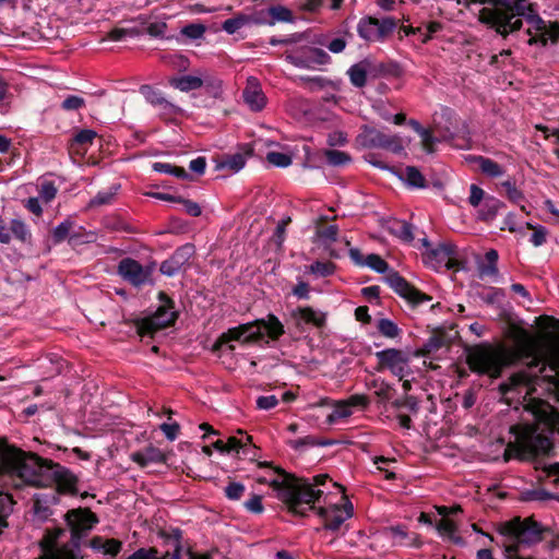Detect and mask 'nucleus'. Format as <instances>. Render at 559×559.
<instances>
[{"mask_svg":"<svg viewBox=\"0 0 559 559\" xmlns=\"http://www.w3.org/2000/svg\"><path fill=\"white\" fill-rule=\"evenodd\" d=\"M377 330L382 336L388 338H395L401 334V329L397 326V324L386 318L378 320Z\"/></svg>","mask_w":559,"mask_h":559,"instance_id":"nucleus-36","label":"nucleus"},{"mask_svg":"<svg viewBox=\"0 0 559 559\" xmlns=\"http://www.w3.org/2000/svg\"><path fill=\"white\" fill-rule=\"evenodd\" d=\"M370 389H373L374 394L379 397L380 402H386L391 396V388L381 380H373L370 384Z\"/></svg>","mask_w":559,"mask_h":559,"instance_id":"nucleus-50","label":"nucleus"},{"mask_svg":"<svg viewBox=\"0 0 559 559\" xmlns=\"http://www.w3.org/2000/svg\"><path fill=\"white\" fill-rule=\"evenodd\" d=\"M97 133L92 129H82L73 138L75 144L85 146L91 145L96 138Z\"/></svg>","mask_w":559,"mask_h":559,"instance_id":"nucleus-54","label":"nucleus"},{"mask_svg":"<svg viewBox=\"0 0 559 559\" xmlns=\"http://www.w3.org/2000/svg\"><path fill=\"white\" fill-rule=\"evenodd\" d=\"M331 443H332L331 441L319 440V439H316L314 437H311V436H307V437L299 438V439H296V440H290L288 442L290 448H293V449H295L297 451H301V450H304L306 448H312V447H324V445H329Z\"/></svg>","mask_w":559,"mask_h":559,"instance_id":"nucleus-35","label":"nucleus"},{"mask_svg":"<svg viewBox=\"0 0 559 559\" xmlns=\"http://www.w3.org/2000/svg\"><path fill=\"white\" fill-rule=\"evenodd\" d=\"M245 508L248 512L260 514L263 512L264 507L262 503V497L260 495H252L246 502Z\"/></svg>","mask_w":559,"mask_h":559,"instance_id":"nucleus-58","label":"nucleus"},{"mask_svg":"<svg viewBox=\"0 0 559 559\" xmlns=\"http://www.w3.org/2000/svg\"><path fill=\"white\" fill-rule=\"evenodd\" d=\"M485 191L477 185H471L468 202L473 207H478L485 200Z\"/></svg>","mask_w":559,"mask_h":559,"instance_id":"nucleus-59","label":"nucleus"},{"mask_svg":"<svg viewBox=\"0 0 559 559\" xmlns=\"http://www.w3.org/2000/svg\"><path fill=\"white\" fill-rule=\"evenodd\" d=\"M119 189H120L119 185H112L108 189L99 191L90 201V206L91 207H95V206H102V205L111 204L115 201L116 195H117Z\"/></svg>","mask_w":559,"mask_h":559,"instance_id":"nucleus-30","label":"nucleus"},{"mask_svg":"<svg viewBox=\"0 0 559 559\" xmlns=\"http://www.w3.org/2000/svg\"><path fill=\"white\" fill-rule=\"evenodd\" d=\"M139 34L140 32L136 28L115 27L107 34V38L112 41H120L128 37H136Z\"/></svg>","mask_w":559,"mask_h":559,"instance_id":"nucleus-46","label":"nucleus"},{"mask_svg":"<svg viewBox=\"0 0 559 559\" xmlns=\"http://www.w3.org/2000/svg\"><path fill=\"white\" fill-rule=\"evenodd\" d=\"M396 28V22L392 17L378 20L372 16H364L357 24L358 36L368 43L384 41Z\"/></svg>","mask_w":559,"mask_h":559,"instance_id":"nucleus-8","label":"nucleus"},{"mask_svg":"<svg viewBox=\"0 0 559 559\" xmlns=\"http://www.w3.org/2000/svg\"><path fill=\"white\" fill-rule=\"evenodd\" d=\"M499 531L518 545H534L543 538L542 525L530 518L524 520L519 518L513 519L503 523Z\"/></svg>","mask_w":559,"mask_h":559,"instance_id":"nucleus-6","label":"nucleus"},{"mask_svg":"<svg viewBox=\"0 0 559 559\" xmlns=\"http://www.w3.org/2000/svg\"><path fill=\"white\" fill-rule=\"evenodd\" d=\"M293 21L292 11L283 5H274L270 8V25H274L277 22H290Z\"/></svg>","mask_w":559,"mask_h":559,"instance_id":"nucleus-40","label":"nucleus"},{"mask_svg":"<svg viewBox=\"0 0 559 559\" xmlns=\"http://www.w3.org/2000/svg\"><path fill=\"white\" fill-rule=\"evenodd\" d=\"M245 26H249V19L247 14L239 13L231 19H227L223 22L222 28L227 34H235Z\"/></svg>","mask_w":559,"mask_h":559,"instance_id":"nucleus-34","label":"nucleus"},{"mask_svg":"<svg viewBox=\"0 0 559 559\" xmlns=\"http://www.w3.org/2000/svg\"><path fill=\"white\" fill-rule=\"evenodd\" d=\"M178 203H181L185 212L193 217H198L202 213L201 206L197 202L179 198Z\"/></svg>","mask_w":559,"mask_h":559,"instance_id":"nucleus-60","label":"nucleus"},{"mask_svg":"<svg viewBox=\"0 0 559 559\" xmlns=\"http://www.w3.org/2000/svg\"><path fill=\"white\" fill-rule=\"evenodd\" d=\"M396 175L411 188H425L426 179L421 173L414 166H407L400 169Z\"/></svg>","mask_w":559,"mask_h":559,"instance_id":"nucleus-26","label":"nucleus"},{"mask_svg":"<svg viewBox=\"0 0 559 559\" xmlns=\"http://www.w3.org/2000/svg\"><path fill=\"white\" fill-rule=\"evenodd\" d=\"M194 252L193 246L185 245L178 248L167 260L163 261L159 267L162 274L174 276L188 264Z\"/></svg>","mask_w":559,"mask_h":559,"instance_id":"nucleus-15","label":"nucleus"},{"mask_svg":"<svg viewBox=\"0 0 559 559\" xmlns=\"http://www.w3.org/2000/svg\"><path fill=\"white\" fill-rule=\"evenodd\" d=\"M522 499L524 501H538V502H545L548 500H558L559 501V496L551 493L544 488H534V489H528V490H525L524 492H522Z\"/></svg>","mask_w":559,"mask_h":559,"instance_id":"nucleus-33","label":"nucleus"},{"mask_svg":"<svg viewBox=\"0 0 559 559\" xmlns=\"http://www.w3.org/2000/svg\"><path fill=\"white\" fill-rule=\"evenodd\" d=\"M249 442H251L250 436H242L240 439L237 437H229L225 442L226 453L239 452V450L245 448Z\"/></svg>","mask_w":559,"mask_h":559,"instance_id":"nucleus-52","label":"nucleus"},{"mask_svg":"<svg viewBox=\"0 0 559 559\" xmlns=\"http://www.w3.org/2000/svg\"><path fill=\"white\" fill-rule=\"evenodd\" d=\"M503 206V202H501L499 199L488 195L479 205L478 218L485 222L492 221Z\"/></svg>","mask_w":559,"mask_h":559,"instance_id":"nucleus-23","label":"nucleus"},{"mask_svg":"<svg viewBox=\"0 0 559 559\" xmlns=\"http://www.w3.org/2000/svg\"><path fill=\"white\" fill-rule=\"evenodd\" d=\"M118 274L133 286L140 287L151 281L152 269L143 266L132 258H124L118 264Z\"/></svg>","mask_w":559,"mask_h":559,"instance_id":"nucleus-11","label":"nucleus"},{"mask_svg":"<svg viewBox=\"0 0 559 559\" xmlns=\"http://www.w3.org/2000/svg\"><path fill=\"white\" fill-rule=\"evenodd\" d=\"M498 252L495 249H490L486 252L485 259L487 261V265L480 267L481 275L485 276H497L498 275Z\"/></svg>","mask_w":559,"mask_h":559,"instance_id":"nucleus-38","label":"nucleus"},{"mask_svg":"<svg viewBox=\"0 0 559 559\" xmlns=\"http://www.w3.org/2000/svg\"><path fill=\"white\" fill-rule=\"evenodd\" d=\"M245 491H246L245 485L239 481H230L224 488L225 497L231 501L240 500L241 497L245 495Z\"/></svg>","mask_w":559,"mask_h":559,"instance_id":"nucleus-44","label":"nucleus"},{"mask_svg":"<svg viewBox=\"0 0 559 559\" xmlns=\"http://www.w3.org/2000/svg\"><path fill=\"white\" fill-rule=\"evenodd\" d=\"M205 27L202 24H189L183 27L182 33L192 39H198L203 36Z\"/></svg>","mask_w":559,"mask_h":559,"instance_id":"nucleus-64","label":"nucleus"},{"mask_svg":"<svg viewBox=\"0 0 559 559\" xmlns=\"http://www.w3.org/2000/svg\"><path fill=\"white\" fill-rule=\"evenodd\" d=\"M337 235L338 228L336 225H329L319 233L320 238L329 243L335 242L337 239Z\"/></svg>","mask_w":559,"mask_h":559,"instance_id":"nucleus-63","label":"nucleus"},{"mask_svg":"<svg viewBox=\"0 0 559 559\" xmlns=\"http://www.w3.org/2000/svg\"><path fill=\"white\" fill-rule=\"evenodd\" d=\"M383 534L394 547L420 548L423 545L420 535L416 532L408 531L407 527L402 524L385 527Z\"/></svg>","mask_w":559,"mask_h":559,"instance_id":"nucleus-14","label":"nucleus"},{"mask_svg":"<svg viewBox=\"0 0 559 559\" xmlns=\"http://www.w3.org/2000/svg\"><path fill=\"white\" fill-rule=\"evenodd\" d=\"M548 360L549 365L542 369L539 379L545 385L540 397H554L559 401V336L549 348Z\"/></svg>","mask_w":559,"mask_h":559,"instance_id":"nucleus-9","label":"nucleus"},{"mask_svg":"<svg viewBox=\"0 0 559 559\" xmlns=\"http://www.w3.org/2000/svg\"><path fill=\"white\" fill-rule=\"evenodd\" d=\"M367 136L370 146L383 148L389 140L390 134H385L376 130H370Z\"/></svg>","mask_w":559,"mask_h":559,"instance_id":"nucleus-56","label":"nucleus"},{"mask_svg":"<svg viewBox=\"0 0 559 559\" xmlns=\"http://www.w3.org/2000/svg\"><path fill=\"white\" fill-rule=\"evenodd\" d=\"M547 240V229L542 226V225H538L535 230H533V234L530 238V241L535 246V247H539L542 245H544Z\"/></svg>","mask_w":559,"mask_h":559,"instance_id":"nucleus-61","label":"nucleus"},{"mask_svg":"<svg viewBox=\"0 0 559 559\" xmlns=\"http://www.w3.org/2000/svg\"><path fill=\"white\" fill-rule=\"evenodd\" d=\"M367 64L364 62L353 64L347 74L352 84L356 87H364L367 83Z\"/></svg>","mask_w":559,"mask_h":559,"instance_id":"nucleus-31","label":"nucleus"},{"mask_svg":"<svg viewBox=\"0 0 559 559\" xmlns=\"http://www.w3.org/2000/svg\"><path fill=\"white\" fill-rule=\"evenodd\" d=\"M159 429L163 431V433L169 441H174L178 437L180 426L177 423H173V424L163 423L159 426Z\"/></svg>","mask_w":559,"mask_h":559,"instance_id":"nucleus-62","label":"nucleus"},{"mask_svg":"<svg viewBox=\"0 0 559 559\" xmlns=\"http://www.w3.org/2000/svg\"><path fill=\"white\" fill-rule=\"evenodd\" d=\"M130 459L140 467H146L150 464L166 463L167 456L159 448L148 444L139 451L132 452Z\"/></svg>","mask_w":559,"mask_h":559,"instance_id":"nucleus-19","label":"nucleus"},{"mask_svg":"<svg viewBox=\"0 0 559 559\" xmlns=\"http://www.w3.org/2000/svg\"><path fill=\"white\" fill-rule=\"evenodd\" d=\"M242 97L246 105L252 111H261L266 105V97L258 79L254 76L248 78L247 85L242 91Z\"/></svg>","mask_w":559,"mask_h":559,"instance_id":"nucleus-17","label":"nucleus"},{"mask_svg":"<svg viewBox=\"0 0 559 559\" xmlns=\"http://www.w3.org/2000/svg\"><path fill=\"white\" fill-rule=\"evenodd\" d=\"M500 186L504 189L507 198L512 203L518 204L524 200L523 192L516 188L515 182L513 180L508 179V180L501 182Z\"/></svg>","mask_w":559,"mask_h":559,"instance_id":"nucleus-43","label":"nucleus"},{"mask_svg":"<svg viewBox=\"0 0 559 559\" xmlns=\"http://www.w3.org/2000/svg\"><path fill=\"white\" fill-rule=\"evenodd\" d=\"M352 414L353 411L347 401L337 402L333 411L328 415L326 423L329 425H334L342 419L348 418Z\"/></svg>","mask_w":559,"mask_h":559,"instance_id":"nucleus-32","label":"nucleus"},{"mask_svg":"<svg viewBox=\"0 0 559 559\" xmlns=\"http://www.w3.org/2000/svg\"><path fill=\"white\" fill-rule=\"evenodd\" d=\"M512 347L496 349L490 345H478L467 354V364L473 372L500 376L504 366L520 360H530L527 367L513 373L500 384V391L508 396L516 393L523 399L524 408L534 419L533 424H519L511 427L515 442L509 444L504 460L526 459L545 454L552 448V437L559 435V412L548 401L540 397L544 384L542 369L549 365L548 355L555 337L543 352L539 341L528 331L519 329L510 332Z\"/></svg>","mask_w":559,"mask_h":559,"instance_id":"nucleus-1","label":"nucleus"},{"mask_svg":"<svg viewBox=\"0 0 559 559\" xmlns=\"http://www.w3.org/2000/svg\"><path fill=\"white\" fill-rule=\"evenodd\" d=\"M379 362L394 376L403 379L408 372V358L400 349L388 348L376 354Z\"/></svg>","mask_w":559,"mask_h":559,"instance_id":"nucleus-13","label":"nucleus"},{"mask_svg":"<svg viewBox=\"0 0 559 559\" xmlns=\"http://www.w3.org/2000/svg\"><path fill=\"white\" fill-rule=\"evenodd\" d=\"M439 513L443 516L437 524V531L443 538L451 540L455 545H464V539L457 534V527L455 523L445 518L448 514V508H439Z\"/></svg>","mask_w":559,"mask_h":559,"instance_id":"nucleus-21","label":"nucleus"},{"mask_svg":"<svg viewBox=\"0 0 559 559\" xmlns=\"http://www.w3.org/2000/svg\"><path fill=\"white\" fill-rule=\"evenodd\" d=\"M156 109L158 110V114L162 118L164 119H173L175 118L176 116L178 115H181L182 114V109L173 104L171 102H169L166 97L164 98V100L156 107Z\"/></svg>","mask_w":559,"mask_h":559,"instance_id":"nucleus-41","label":"nucleus"},{"mask_svg":"<svg viewBox=\"0 0 559 559\" xmlns=\"http://www.w3.org/2000/svg\"><path fill=\"white\" fill-rule=\"evenodd\" d=\"M385 282L392 287L399 295L407 299L414 306L421 305L429 301L431 298L416 289L407 283L397 272L390 270L385 276Z\"/></svg>","mask_w":559,"mask_h":559,"instance_id":"nucleus-12","label":"nucleus"},{"mask_svg":"<svg viewBox=\"0 0 559 559\" xmlns=\"http://www.w3.org/2000/svg\"><path fill=\"white\" fill-rule=\"evenodd\" d=\"M73 227V221L70 218L64 219L59 225H57L51 234L52 240L55 243H60L69 236L71 229Z\"/></svg>","mask_w":559,"mask_h":559,"instance_id":"nucleus-42","label":"nucleus"},{"mask_svg":"<svg viewBox=\"0 0 559 559\" xmlns=\"http://www.w3.org/2000/svg\"><path fill=\"white\" fill-rule=\"evenodd\" d=\"M335 271V264L332 262L316 261L310 265V272L318 276H329Z\"/></svg>","mask_w":559,"mask_h":559,"instance_id":"nucleus-49","label":"nucleus"},{"mask_svg":"<svg viewBox=\"0 0 559 559\" xmlns=\"http://www.w3.org/2000/svg\"><path fill=\"white\" fill-rule=\"evenodd\" d=\"M11 239L14 238L24 245H32L33 236L28 225L21 218L10 221Z\"/></svg>","mask_w":559,"mask_h":559,"instance_id":"nucleus-24","label":"nucleus"},{"mask_svg":"<svg viewBox=\"0 0 559 559\" xmlns=\"http://www.w3.org/2000/svg\"><path fill=\"white\" fill-rule=\"evenodd\" d=\"M259 481L269 484L294 514L304 516L308 510H317L326 530L337 531L353 516L354 508L343 487L326 474L295 479L275 468L270 478H259Z\"/></svg>","mask_w":559,"mask_h":559,"instance_id":"nucleus-2","label":"nucleus"},{"mask_svg":"<svg viewBox=\"0 0 559 559\" xmlns=\"http://www.w3.org/2000/svg\"><path fill=\"white\" fill-rule=\"evenodd\" d=\"M140 93L154 108H156L165 98L164 94L159 90L151 85H142L140 87Z\"/></svg>","mask_w":559,"mask_h":559,"instance_id":"nucleus-39","label":"nucleus"},{"mask_svg":"<svg viewBox=\"0 0 559 559\" xmlns=\"http://www.w3.org/2000/svg\"><path fill=\"white\" fill-rule=\"evenodd\" d=\"M85 106L84 98L78 95H68L61 103L60 107L64 111L79 110Z\"/></svg>","mask_w":559,"mask_h":559,"instance_id":"nucleus-51","label":"nucleus"},{"mask_svg":"<svg viewBox=\"0 0 559 559\" xmlns=\"http://www.w3.org/2000/svg\"><path fill=\"white\" fill-rule=\"evenodd\" d=\"M253 151L250 146L245 145L236 153L224 154L216 158V168L219 170H229L233 174L240 171L247 159L252 155Z\"/></svg>","mask_w":559,"mask_h":559,"instance_id":"nucleus-16","label":"nucleus"},{"mask_svg":"<svg viewBox=\"0 0 559 559\" xmlns=\"http://www.w3.org/2000/svg\"><path fill=\"white\" fill-rule=\"evenodd\" d=\"M34 519L38 522H45L52 514L49 507L45 506L39 499H36L33 506Z\"/></svg>","mask_w":559,"mask_h":559,"instance_id":"nucleus-53","label":"nucleus"},{"mask_svg":"<svg viewBox=\"0 0 559 559\" xmlns=\"http://www.w3.org/2000/svg\"><path fill=\"white\" fill-rule=\"evenodd\" d=\"M249 25H270V8L254 11L252 14H247Z\"/></svg>","mask_w":559,"mask_h":559,"instance_id":"nucleus-55","label":"nucleus"},{"mask_svg":"<svg viewBox=\"0 0 559 559\" xmlns=\"http://www.w3.org/2000/svg\"><path fill=\"white\" fill-rule=\"evenodd\" d=\"M475 160L478 164L481 173L490 178H497V177H501L502 175H504L503 167L500 164H498L497 162H495L488 157L478 156V157H476Z\"/></svg>","mask_w":559,"mask_h":559,"instance_id":"nucleus-29","label":"nucleus"},{"mask_svg":"<svg viewBox=\"0 0 559 559\" xmlns=\"http://www.w3.org/2000/svg\"><path fill=\"white\" fill-rule=\"evenodd\" d=\"M423 248L424 262L433 270H441L443 267L450 269L451 260L456 253V247L450 242H442L432 247L429 240L425 237L419 240Z\"/></svg>","mask_w":559,"mask_h":559,"instance_id":"nucleus-10","label":"nucleus"},{"mask_svg":"<svg viewBox=\"0 0 559 559\" xmlns=\"http://www.w3.org/2000/svg\"><path fill=\"white\" fill-rule=\"evenodd\" d=\"M153 169L160 174H168L177 178H188L189 175L182 167L169 163L157 162L153 164Z\"/></svg>","mask_w":559,"mask_h":559,"instance_id":"nucleus-37","label":"nucleus"},{"mask_svg":"<svg viewBox=\"0 0 559 559\" xmlns=\"http://www.w3.org/2000/svg\"><path fill=\"white\" fill-rule=\"evenodd\" d=\"M324 155L332 166H342L350 162V156L342 151L326 150Z\"/></svg>","mask_w":559,"mask_h":559,"instance_id":"nucleus-45","label":"nucleus"},{"mask_svg":"<svg viewBox=\"0 0 559 559\" xmlns=\"http://www.w3.org/2000/svg\"><path fill=\"white\" fill-rule=\"evenodd\" d=\"M71 531V540L60 543L66 535L63 528L47 530L39 542L41 555L38 559H83L80 543L98 522L96 515L88 509H74L64 515Z\"/></svg>","mask_w":559,"mask_h":559,"instance_id":"nucleus-3","label":"nucleus"},{"mask_svg":"<svg viewBox=\"0 0 559 559\" xmlns=\"http://www.w3.org/2000/svg\"><path fill=\"white\" fill-rule=\"evenodd\" d=\"M263 331L272 340H277L284 334V325L277 317L269 314L266 319L255 320L228 329L219 336L217 345L223 346L233 341L241 343L254 342L263 336Z\"/></svg>","mask_w":559,"mask_h":559,"instance_id":"nucleus-4","label":"nucleus"},{"mask_svg":"<svg viewBox=\"0 0 559 559\" xmlns=\"http://www.w3.org/2000/svg\"><path fill=\"white\" fill-rule=\"evenodd\" d=\"M58 189L56 185L52 181H43L40 183L38 194L39 199L43 200L45 203L51 202L56 195H57Z\"/></svg>","mask_w":559,"mask_h":559,"instance_id":"nucleus-47","label":"nucleus"},{"mask_svg":"<svg viewBox=\"0 0 559 559\" xmlns=\"http://www.w3.org/2000/svg\"><path fill=\"white\" fill-rule=\"evenodd\" d=\"M160 305L155 312L143 318L138 330L142 335H153L155 332L173 325L177 319L173 301L164 294H159Z\"/></svg>","mask_w":559,"mask_h":559,"instance_id":"nucleus-7","label":"nucleus"},{"mask_svg":"<svg viewBox=\"0 0 559 559\" xmlns=\"http://www.w3.org/2000/svg\"><path fill=\"white\" fill-rule=\"evenodd\" d=\"M169 85L181 92L188 93L190 91L201 88L203 86V80H201V74L174 76L169 79Z\"/></svg>","mask_w":559,"mask_h":559,"instance_id":"nucleus-22","label":"nucleus"},{"mask_svg":"<svg viewBox=\"0 0 559 559\" xmlns=\"http://www.w3.org/2000/svg\"><path fill=\"white\" fill-rule=\"evenodd\" d=\"M285 60L299 69L312 70L330 62L331 57L322 49L313 47L305 35L293 37L284 52Z\"/></svg>","mask_w":559,"mask_h":559,"instance_id":"nucleus-5","label":"nucleus"},{"mask_svg":"<svg viewBox=\"0 0 559 559\" xmlns=\"http://www.w3.org/2000/svg\"><path fill=\"white\" fill-rule=\"evenodd\" d=\"M292 317L298 325L305 323L312 324L317 328L323 326L326 320L324 312L314 310L311 307H299L292 312Z\"/></svg>","mask_w":559,"mask_h":559,"instance_id":"nucleus-20","label":"nucleus"},{"mask_svg":"<svg viewBox=\"0 0 559 559\" xmlns=\"http://www.w3.org/2000/svg\"><path fill=\"white\" fill-rule=\"evenodd\" d=\"M266 160L276 167H288L292 164V156L282 152H269L266 154Z\"/></svg>","mask_w":559,"mask_h":559,"instance_id":"nucleus-48","label":"nucleus"},{"mask_svg":"<svg viewBox=\"0 0 559 559\" xmlns=\"http://www.w3.org/2000/svg\"><path fill=\"white\" fill-rule=\"evenodd\" d=\"M389 231L403 242L411 243L414 240V227L406 221L394 219L390 222Z\"/></svg>","mask_w":559,"mask_h":559,"instance_id":"nucleus-25","label":"nucleus"},{"mask_svg":"<svg viewBox=\"0 0 559 559\" xmlns=\"http://www.w3.org/2000/svg\"><path fill=\"white\" fill-rule=\"evenodd\" d=\"M91 547L105 555L116 556L121 549V542L115 538L105 539L100 536H95L91 540Z\"/></svg>","mask_w":559,"mask_h":559,"instance_id":"nucleus-28","label":"nucleus"},{"mask_svg":"<svg viewBox=\"0 0 559 559\" xmlns=\"http://www.w3.org/2000/svg\"><path fill=\"white\" fill-rule=\"evenodd\" d=\"M501 229H508L511 233H521L524 234V227L519 224L518 218L514 213H508L503 219V226Z\"/></svg>","mask_w":559,"mask_h":559,"instance_id":"nucleus-57","label":"nucleus"},{"mask_svg":"<svg viewBox=\"0 0 559 559\" xmlns=\"http://www.w3.org/2000/svg\"><path fill=\"white\" fill-rule=\"evenodd\" d=\"M349 257L355 264L359 266H368L379 274H386L390 271L388 262L379 254L370 253L367 257H364L359 249L352 248L349 250Z\"/></svg>","mask_w":559,"mask_h":559,"instance_id":"nucleus-18","label":"nucleus"},{"mask_svg":"<svg viewBox=\"0 0 559 559\" xmlns=\"http://www.w3.org/2000/svg\"><path fill=\"white\" fill-rule=\"evenodd\" d=\"M204 92L213 98H222L224 93L223 81L209 72L201 73Z\"/></svg>","mask_w":559,"mask_h":559,"instance_id":"nucleus-27","label":"nucleus"}]
</instances>
